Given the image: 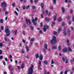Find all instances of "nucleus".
I'll use <instances>...</instances> for the list:
<instances>
[{
	"label": "nucleus",
	"instance_id": "obj_23",
	"mask_svg": "<svg viewBox=\"0 0 74 74\" xmlns=\"http://www.w3.org/2000/svg\"><path fill=\"white\" fill-rule=\"evenodd\" d=\"M34 41V38H32L31 39V41L32 42H33Z\"/></svg>",
	"mask_w": 74,
	"mask_h": 74
},
{
	"label": "nucleus",
	"instance_id": "obj_30",
	"mask_svg": "<svg viewBox=\"0 0 74 74\" xmlns=\"http://www.w3.org/2000/svg\"><path fill=\"white\" fill-rule=\"evenodd\" d=\"M32 10H35V9H36V7L34 6H32Z\"/></svg>",
	"mask_w": 74,
	"mask_h": 74
},
{
	"label": "nucleus",
	"instance_id": "obj_20",
	"mask_svg": "<svg viewBox=\"0 0 74 74\" xmlns=\"http://www.w3.org/2000/svg\"><path fill=\"white\" fill-rule=\"evenodd\" d=\"M39 58L41 60H42V58H43V56H40Z\"/></svg>",
	"mask_w": 74,
	"mask_h": 74
},
{
	"label": "nucleus",
	"instance_id": "obj_5",
	"mask_svg": "<svg viewBox=\"0 0 74 74\" xmlns=\"http://www.w3.org/2000/svg\"><path fill=\"white\" fill-rule=\"evenodd\" d=\"M49 28V26L47 25H44V27L43 28V30L44 32H45L47 29H48Z\"/></svg>",
	"mask_w": 74,
	"mask_h": 74
},
{
	"label": "nucleus",
	"instance_id": "obj_25",
	"mask_svg": "<svg viewBox=\"0 0 74 74\" xmlns=\"http://www.w3.org/2000/svg\"><path fill=\"white\" fill-rule=\"evenodd\" d=\"M0 23H3V20L1 19L0 20Z\"/></svg>",
	"mask_w": 74,
	"mask_h": 74
},
{
	"label": "nucleus",
	"instance_id": "obj_4",
	"mask_svg": "<svg viewBox=\"0 0 74 74\" xmlns=\"http://www.w3.org/2000/svg\"><path fill=\"white\" fill-rule=\"evenodd\" d=\"M62 60H63V62H65V61L66 60V61L65 62V63L66 64L68 63V60L65 57H62Z\"/></svg>",
	"mask_w": 74,
	"mask_h": 74
},
{
	"label": "nucleus",
	"instance_id": "obj_19",
	"mask_svg": "<svg viewBox=\"0 0 74 74\" xmlns=\"http://www.w3.org/2000/svg\"><path fill=\"white\" fill-rule=\"evenodd\" d=\"M57 48L56 46H53L52 47V49H56Z\"/></svg>",
	"mask_w": 74,
	"mask_h": 74
},
{
	"label": "nucleus",
	"instance_id": "obj_44",
	"mask_svg": "<svg viewBox=\"0 0 74 74\" xmlns=\"http://www.w3.org/2000/svg\"><path fill=\"white\" fill-rule=\"evenodd\" d=\"M37 19H38V18H37V17L35 18V20H34L36 22L37 21Z\"/></svg>",
	"mask_w": 74,
	"mask_h": 74
},
{
	"label": "nucleus",
	"instance_id": "obj_26",
	"mask_svg": "<svg viewBox=\"0 0 74 74\" xmlns=\"http://www.w3.org/2000/svg\"><path fill=\"white\" fill-rule=\"evenodd\" d=\"M4 40L6 41V42H7V41L8 40V39L7 38V37H5L4 38Z\"/></svg>",
	"mask_w": 74,
	"mask_h": 74
},
{
	"label": "nucleus",
	"instance_id": "obj_43",
	"mask_svg": "<svg viewBox=\"0 0 74 74\" xmlns=\"http://www.w3.org/2000/svg\"><path fill=\"white\" fill-rule=\"evenodd\" d=\"M52 23L53 25H55L56 23L54 21H52Z\"/></svg>",
	"mask_w": 74,
	"mask_h": 74
},
{
	"label": "nucleus",
	"instance_id": "obj_21",
	"mask_svg": "<svg viewBox=\"0 0 74 74\" xmlns=\"http://www.w3.org/2000/svg\"><path fill=\"white\" fill-rule=\"evenodd\" d=\"M67 45H68V46H69L70 44H69V40H67Z\"/></svg>",
	"mask_w": 74,
	"mask_h": 74
},
{
	"label": "nucleus",
	"instance_id": "obj_54",
	"mask_svg": "<svg viewBox=\"0 0 74 74\" xmlns=\"http://www.w3.org/2000/svg\"><path fill=\"white\" fill-rule=\"evenodd\" d=\"M48 10H46L45 11V12L46 15H47V14H48Z\"/></svg>",
	"mask_w": 74,
	"mask_h": 74
},
{
	"label": "nucleus",
	"instance_id": "obj_31",
	"mask_svg": "<svg viewBox=\"0 0 74 74\" xmlns=\"http://www.w3.org/2000/svg\"><path fill=\"white\" fill-rule=\"evenodd\" d=\"M21 68L22 69H23L24 68V64H23L21 65Z\"/></svg>",
	"mask_w": 74,
	"mask_h": 74
},
{
	"label": "nucleus",
	"instance_id": "obj_33",
	"mask_svg": "<svg viewBox=\"0 0 74 74\" xmlns=\"http://www.w3.org/2000/svg\"><path fill=\"white\" fill-rule=\"evenodd\" d=\"M14 33L15 35H16L17 34V30H16L14 32Z\"/></svg>",
	"mask_w": 74,
	"mask_h": 74
},
{
	"label": "nucleus",
	"instance_id": "obj_61",
	"mask_svg": "<svg viewBox=\"0 0 74 74\" xmlns=\"http://www.w3.org/2000/svg\"><path fill=\"white\" fill-rule=\"evenodd\" d=\"M26 58L27 59H29V57L28 56H27Z\"/></svg>",
	"mask_w": 74,
	"mask_h": 74
},
{
	"label": "nucleus",
	"instance_id": "obj_52",
	"mask_svg": "<svg viewBox=\"0 0 74 74\" xmlns=\"http://www.w3.org/2000/svg\"><path fill=\"white\" fill-rule=\"evenodd\" d=\"M29 7L30 6L29 5H28V6H26V8L27 9V8H29Z\"/></svg>",
	"mask_w": 74,
	"mask_h": 74
},
{
	"label": "nucleus",
	"instance_id": "obj_55",
	"mask_svg": "<svg viewBox=\"0 0 74 74\" xmlns=\"http://www.w3.org/2000/svg\"><path fill=\"white\" fill-rule=\"evenodd\" d=\"M64 73L65 74H67V71H66L64 72Z\"/></svg>",
	"mask_w": 74,
	"mask_h": 74
},
{
	"label": "nucleus",
	"instance_id": "obj_18",
	"mask_svg": "<svg viewBox=\"0 0 74 74\" xmlns=\"http://www.w3.org/2000/svg\"><path fill=\"white\" fill-rule=\"evenodd\" d=\"M35 56L36 58H38L39 57V55H38V53H36L35 54Z\"/></svg>",
	"mask_w": 74,
	"mask_h": 74
},
{
	"label": "nucleus",
	"instance_id": "obj_17",
	"mask_svg": "<svg viewBox=\"0 0 74 74\" xmlns=\"http://www.w3.org/2000/svg\"><path fill=\"white\" fill-rule=\"evenodd\" d=\"M63 34L64 35H65V36H66V35H67L66 31H65V30L63 32Z\"/></svg>",
	"mask_w": 74,
	"mask_h": 74
},
{
	"label": "nucleus",
	"instance_id": "obj_59",
	"mask_svg": "<svg viewBox=\"0 0 74 74\" xmlns=\"http://www.w3.org/2000/svg\"><path fill=\"white\" fill-rule=\"evenodd\" d=\"M40 16L42 18H44V17H43V15L42 14H41Z\"/></svg>",
	"mask_w": 74,
	"mask_h": 74
},
{
	"label": "nucleus",
	"instance_id": "obj_38",
	"mask_svg": "<svg viewBox=\"0 0 74 74\" xmlns=\"http://www.w3.org/2000/svg\"><path fill=\"white\" fill-rule=\"evenodd\" d=\"M14 12H15V14H16V15H18V13L16 12V11H15Z\"/></svg>",
	"mask_w": 74,
	"mask_h": 74
},
{
	"label": "nucleus",
	"instance_id": "obj_58",
	"mask_svg": "<svg viewBox=\"0 0 74 74\" xmlns=\"http://www.w3.org/2000/svg\"><path fill=\"white\" fill-rule=\"evenodd\" d=\"M9 58H12V56H11V54L10 55Z\"/></svg>",
	"mask_w": 74,
	"mask_h": 74
},
{
	"label": "nucleus",
	"instance_id": "obj_62",
	"mask_svg": "<svg viewBox=\"0 0 74 74\" xmlns=\"http://www.w3.org/2000/svg\"><path fill=\"white\" fill-rule=\"evenodd\" d=\"M72 19L73 22H74V16H73L72 18Z\"/></svg>",
	"mask_w": 74,
	"mask_h": 74
},
{
	"label": "nucleus",
	"instance_id": "obj_50",
	"mask_svg": "<svg viewBox=\"0 0 74 74\" xmlns=\"http://www.w3.org/2000/svg\"><path fill=\"white\" fill-rule=\"evenodd\" d=\"M5 60L6 62H7V61H8V59H7V58H5Z\"/></svg>",
	"mask_w": 74,
	"mask_h": 74
},
{
	"label": "nucleus",
	"instance_id": "obj_32",
	"mask_svg": "<svg viewBox=\"0 0 74 74\" xmlns=\"http://www.w3.org/2000/svg\"><path fill=\"white\" fill-rule=\"evenodd\" d=\"M53 1L54 4H56V0H53Z\"/></svg>",
	"mask_w": 74,
	"mask_h": 74
},
{
	"label": "nucleus",
	"instance_id": "obj_35",
	"mask_svg": "<svg viewBox=\"0 0 74 74\" xmlns=\"http://www.w3.org/2000/svg\"><path fill=\"white\" fill-rule=\"evenodd\" d=\"M23 10H25V9H26L25 6L24 5L23 6Z\"/></svg>",
	"mask_w": 74,
	"mask_h": 74
},
{
	"label": "nucleus",
	"instance_id": "obj_2",
	"mask_svg": "<svg viewBox=\"0 0 74 74\" xmlns=\"http://www.w3.org/2000/svg\"><path fill=\"white\" fill-rule=\"evenodd\" d=\"M56 37L53 36V39L51 40V43L52 44H55V42H56Z\"/></svg>",
	"mask_w": 74,
	"mask_h": 74
},
{
	"label": "nucleus",
	"instance_id": "obj_64",
	"mask_svg": "<svg viewBox=\"0 0 74 74\" xmlns=\"http://www.w3.org/2000/svg\"><path fill=\"white\" fill-rule=\"evenodd\" d=\"M69 25H71V21H69V23H68Z\"/></svg>",
	"mask_w": 74,
	"mask_h": 74
},
{
	"label": "nucleus",
	"instance_id": "obj_28",
	"mask_svg": "<svg viewBox=\"0 0 74 74\" xmlns=\"http://www.w3.org/2000/svg\"><path fill=\"white\" fill-rule=\"evenodd\" d=\"M55 63V62H54V61H53V60L52 59L51 60V64H54Z\"/></svg>",
	"mask_w": 74,
	"mask_h": 74
},
{
	"label": "nucleus",
	"instance_id": "obj_11",
	"mask_svg": "<svg viewBox=\"0 0 74 74\" xmlns=\"http://www.w3.org/2000/svg\"><path fill=\"white\" fill-rule=\"evenodd\" d=\"M68 50L69 52H73L72 49H71L70 47L68 48Z\"/></svg>",
	"mask_w": 74,
	"mask_h": 74
},
{
	"label": "nucleus",
	"instance_id": "obj_56",
	"mask_svg": "<svg viewBox=\"0 0 74 74\" xmlns=\"http://www.w3.org/2000/svg\"><path fill=\"white\" fill-rule=\"evenodd\" d=\"M0 47H3V43H0Z\"/></svg>",
	"mask_w": 74,
	"mask_h": 74
},
{
	"label": "nucleus",
	"instance_id": "obj_16",
	"mask_svg": "<svg viewBox=\"0 0 74 74\" xmlns=\"http://www.w3.org/2000/svg\"><path fill=\"white\" fill-rule=\"evenodd\" d=\"M45 20L47 21H49L50 20V19L49 18H48V17H45Z\"/></svg>",
	"mask_w": 74,
	"mask_h": 74
},
{
	"label": "nucleus",
	"instance_id": "obj_9",
	"mask_svg": "<svg viewBox=\"0 0 74 74\" xmlns=\"http://www.w3.org/2000/svg\"><path fill=\"white\" fill-rule=\"evenodd\" d=\"M62 51L64 52H66L67 51V49L66 48H64V49H63Z\"/></svg>",
	"mask_w": 74,
	"mask_h": 74
},
{
	"label": "nucleus",
	"instance_id": "obj_57",
	"mask_svg": "<svg viewBox=\"0 0 74 74\" xmlns=\"http://www.w3.org/2000/svg\"><path fill=\"white\" fill-rule=\"evenodd\" d=\"M2 54V50H0V55Z\"/></svg>",
	"mask_w": 74,
	"mask_h": 74
},
{
	"label": "nucleus",
	"instance_id": "obj_48",
	"mask_svg": "<svg viewBox=\"0 0 74 74\" xmlns=\"http://www.w3.org/2000/svg\"><path fill=\"white\" fill-rule=\"evenodd\" d=\"M11 66L9 65L8 66V69L9 70H10V69H11Z\"/></svg>",
	"mask_w": 74,
	"mask_h": 74
},
{
	"label": "nucleus",
	"instance_id": "obj_10",
	"mask_svg": "<svg viewBox=\"0 0 74 74\" xmlns=\"http://www.w3.org/2000/svg\"><path fill=\"white\" fill-rule=\"evenodd\" d=\"M26 49L27 52H28L29 51V47L28 46H26Z\"/></svg>",
	"mask_w": 74,
	"mask_h": 74
},
{
	"label": "nucleus",
	"instance_id": "obj_47",
	"mask_svg": "<svg viewBox=\"0 0 74 74\" xmlns=\"http://www.w3.org/2000/svg\"><path fill=\"white\" fill-rule=\"evenodd\" d=\"M8 14V12L7 11H6L5 12V15H7Z\"/></svg>",
	"mask_w": 74,
	"mask_h": 74
},
{
	"label": "nucleus",
	"instance_id": "obj_22",
	"mask_svg": "<svg viewBox=\"0 0 74 74\" xmlns=\"http://www.w3.org/2000/svg\"><path fill=\"white\" fill-rule=\"evenodd\" d=\"M44 63H45L46 64H48V62L46 60L44 61Z\"/></svg>",
	"mask_w": 74,
	"mask_h": 74
},
{
	"label": "nucleus",
	"instance_id": "obj_24",
	"mask_svg": "<svg viewBox=\"0 0 74 74\" xmlns=\"http://www.w3.org/2000/svg\"><path fill=\"white\" fill-rule=\"evenodd\" d=\"M53 19L54 21H56V16H54Z\"/></svg>",
	"mask_w": 74,
	"mask_h": 74
},
{
	"label": "nucleus",
	"instance_id": "obj_60",
	"mask_svg": "<svg viewBox=\"0 0 74 74\" xmlns=\"http://www.w3.org/2000/svg\"><path fill=\"white\" fill-rule=\"evenodd\" d=\"M30 3L31 4H32V3H33V0H30Z\"/></svg>",
	"mask_w": 74,
	"mask_h": 74
},
{
	"label": "nucleus",
	"instance_id": "obj_51",
	"mask_svg": "<svg viewBox=\"0 0 74 74\" xmlns=\"http://www.w3.org/2000/svg\"><path fill=\"white\" fill-rule=\"evenodd\" d=\"M1 30H4V27L3 26H2L1 27Z\"/></svg>",
	"mask_w": 74,
	"mask_h": 74
},
{
	"label": "nucleus",
	"instance_id": "obj_36",
	"mask_svg": "<svg viewBox=\"0 0 74 74\" xmlns=\"http://www.w3.org/2000/svg\"><path fill=\"white\" fill-rule=\"evenodd\" d=\"M58 49L59 50V51H60V49H61V47H60V46H59V47H58Z\"/></svg>",
	"mask_w": 74,
	"mask_h": 74
},
{
	"label": "nucleus",
	"instance_id": "obj_12",
	"mask_svg": "<svg viewBox=\"0 0 74 74\" xmlns=\"http://www.w3.org/2000/svg\"><path fill=\"white\" fill-rule=\"evenodd\" d=\"M40 5L42 6V9H44V4L42 3H41Z\"/></svg>",
	"mask_w": 74,
	"mask_h": 74
},
{
	"label": "nucleus",
	"instance_id": "obj_13",
	"mask_svg": "<svg viewBox=\"0 0 74 74\" xmlns=\"http://www.w3.org/2000/svg\"><path fill=\"white\" fill-rule=\"evenodd\" d=\"M44 48L45 49H48V48H47V44L45 43V46L44 47Z\"/></svg>",
	"mask_w": 74,
	"mask_h": 74
},
{
	"label": "nucleus",
	"instance_id": "obj_6",
	"mask_svg": "<svg viewBox=\"0 0 74 74\" xmlns=\"http://www.w3.org/2000/svg\"><path fill=\"white\" fill-rule=\"evenodd\" d=\"M1 6L2 7H6V6H7V4L5 3V2H3L1 3Z\"/></svg>",
	"mask_w": 74,
	"mask_h": 74
},
{
	"label": "nucleus",
	"instance_id": "obj_8",
	"mask_svg": "<svg viewBox=\"0 0 74 74\" xmlns=\"http://www.w3.org/2000/svg\"><path fill=\"white\" fill-rule=\"evenodd\" d=\"M32 21L34 24V26H36L37 25V23L35 22V21H34V18L33 17H32Z\"/></svg>",
	"mask_w": 74,
	"mask_h": 74
},
{
	"label": "nucleus",
	"instance_id": "obj_63",
	"mask_svg": "<svg viewBox=\"0 0 74 74\" xmlns=\"http://www.w3.org/2000/svg\"><path fill=\"white\" fill-rule=\"evenodd\" d=\"M40 66H41V65H38V69L39 70H40Z\"/></svg>",
	"mask_w": 74,
	"mask_h": 74
},
{
	"label": "nucleus",
	"instance_id": "obj_1",
	"mask_svg": "<svg viewBox=\"0 0 74 74\" xmlns=\"http://www.w3.org/2000/svg\"><path fill=\"white\" fill-rule=\"evenodd\" d=\"M5 28V32L6 33V35L7 37H8L10 35L11 32L7 26H6Z\"/></svg>",
	"mask_w": 74,
	"mask_h": 74
},
{
	"label": "nucleus",
	"instance_id": "obj_7",
	"mask_svg": "<svg viewBox=\"0 0 74 74\" xmlns=\"http://www.w3.org/2000/svg\"><path fill=\"white\" fill-rule=\"evenodd\" d=\"M25 19L26 20L27 24H28V22H29V25H31V24H32V22H31V21L29 20L27 18H25Z\"/></svg>",
	"mask_w": 74,
	"mask_h": 74
},
{
	"label": "nucleus",
	"instance_id": "obj_46",
	"mask_svg": "<svg viewBox=\"0 0 74 74\" xmlns=\"http://www.w3.org/2000/svg\"><path fill=\"white\" fill-rule=\"evenodd\" d=\"M3 58V56H0V59H2Z\"/></svg>",
	"mask_w": 74,
	"mask_h": 74
},
{
	"label": "nucleus",
	"instance_id": "obj_34",
	"mask_svg": "<svg viewBox=\"0 0 74 74\" xmlns=\"http://www.w3.org/2000/svg\"><path fill=\"white\" fill-rule=\"evenodd\" d=\"M43 51L45 53H46V50H45V49H43Z\"/></svg>",
	"mask_w": 74,
	"mask_h": 74
},
{
	"label": "nucleus",
	"instance_id": "obj_15",
	"mask_svg": "<svg viewBox=\"0 0 74 74\" xmlns=\"http://www.w3.org/2000/svg\"><path fill=\"white\" fill-rule=\"evenodd\" d=\"M53 34L54 35H56V36H58V33H57V32L56 31H54L53 32Z\"/></svg>",
	"mask_w": 74,
	"mask_h": 74
},
{
	"label": "nucleus",
	"instance_id": "obj_39",
	"mask_svg": "<svg viewBox=\"0 0 74 74\" xmlns=\"http://www.w3.org/2000/svg\"><path fill=\"white\" fill-rule=\"evenodd\" d=\"M15 3H13L12 4V6L14 7H15Z\"/></svg>",
	"mask_w": 74,
	"mask_h": 74
},
{
	"label": "nucleus",
	"instance_id": "obj_41",
	"mask_svg": "<svg viewBox=\"0 0 74 74\" xmlns=\"http://www.w3.org/2000/svg\"><path fill=\"white\" fill-rule=\"evenodd\" d=\"M67 32L69 34H70V30H69V29H68L67 30Z\"/></svg>",
	"mask_w": 74,
	"mask_h": 74
},
{
	"label": "nucleus",
	"instance_id": "obj_40",
	"mask_svg": "<svg viewBox=\"0 0 74 74\" xmlns=\"http://www.w3.org/2000/svg\"><path fill=\"white\" fill-rule=\"evenodd\" d=\"M39 65L40 66H41V61H39Z\"/></svg>",
	"mask_w": 74,
	"mask_h": 74
},
{
	"label": "nucleus",
	"instance_id": "obj_49",
	"mask_svg": "<svg viewBox=\"0 0 74 74\" xmlns=\"http://www.w3.org/2000/svg\"><path fill=\"white\" fill-rule=\"evenodd\" d=\"M66 19L67 21H69V19H70V17L69 16L67 17L66 18Z\"/></svg>",
	"mask_w": 74,
	"mask_h": 74
},
{
	"label": "nucleus",
	"instance_id": "obj_27",
	"mask_svg": "<svg viewBox=\"0 0 74 74\" xmlns=\"http://www.w3.org/2000/svg\"><path fill=\"white\" fill-rule=\"evenodd\" d=\"M62 18H61L60 17L58 20V22H60L62 21Z\"/></svg>",
	"mask_w": 74,
	"mask_h": 74
},
{
	"label": "nucleus",
	"instance_id": "obj_37",
	"mask_svg": "<svg viewBox=\"0 0 74 74\" xmlns=\"http://www.w3.org/2000/svg\"><path fill=\"white\" fill-rule=\"evenodd\" d=\"M34 3H36V4L37 3H38V0H35L34 1Z\"/></svg>",
	"mask_w": 74,
	"mask_h": 74
},
{
	"label": "nucleus",
	"instance_id": "obj_14",
	"mask_svg": "<svg viewBox=\"0 0 74 74\" xmlns=\"http://www.w3.org/2000/svg\"><path fill=\"white\" fill-rule=\"evenodd\" d=\"M61 9L62 10V12H64V11H65V9H64V8H63V7H62L61 8Z\"/></svg>",
	"mask_w": 74,
	"mask_h": 74
},
{
	"label": "nucleus",
	"instance_id": "obj_3",
	"mask_svg": "<svg viewBox=\"0 0 74 74\" xmlns=\"http://www.w3.org/2000/svg\"><path fill=\"white\" fill-rule=\"evenodd\" d=\"M33 65H32L31 66V67L29 69V74H32L33 73Z\"/></svg>",
	"mask_w": 74,
	"mask_h": 74
},
{
	"label": "nucleus",
	"instance_id": "obj_53",
	"mask_svg": "<svg viewBox=\"0 0 74 74\" xmlns=\"http://www.w3.org/2000/svg\"><path fill=\"white\" fill-rule=\"evenodd\" d=\"M61 31V28H58V32H60Z\"/></svg>",
	"mask_w": 74,
	"mask_h": 74
},
{
	"label": "nucleus",
	"instance_id": "obj_42",
	"mask_svg": "<svg viewBox=\"0 0 74 74\" xmlns=\"http://www.w3.org/2000/svg\"><path fill=\"white\" fill-rule=\"evenodd\" d=\"M13 70H14V68H11V69L10 70V71L11 72H12V71H13Z\"/></svg>",
	"mask_w": 74,
	"mask_h": 74
},
{
	"label": "nucleus",
	"instance_id": "obj_45",
	"mask_svg": "<svg viewBox=\"0 0 74 74\" xmlns=\"http://www.w3.org/2000/svg\"><path fill=\"white\" fill-rule=\"evenodd\" d=\"M32 44H33V42L31 41L29 43V45H32Z\"/></svg>",
	"mask_w": 74,
	"mask_h": 74
},
{
	"label": "nucleus",
	"instance_id": "obj_29",
	"mask_svg": "<svg viewBox=\"0 0 74 74\" xmlns=\"http://www.w3.org/2000/svg\"><path fill=\"white\" fill-rule=\"evenodd\" d=\"M30 28L32 30H34V27H33L31 26H30Z\"/></svg>",
	"mask_w": 74,
	"mask_h": 74
}]
</instances>
